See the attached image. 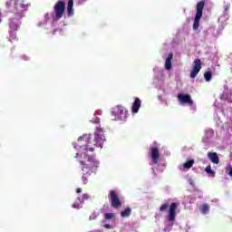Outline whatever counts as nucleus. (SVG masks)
I'll return each mask as SVG.
<instances>
[{
	"instance_id": "obj_12",
	"label": "nucleus",
	"mask_w": 232,
	"mask_h": 232,
	"mask_svg": "<svg viewBox=\"0 0 232 232\" xmlns=\"http://www.w3.org/2000/svg\"><path fill=\"white\" fill-rule=\"evenodd\" d=\"M151 160L153 164H159V159H160V154L159 153V149L156 147L150 148Z\"/></svg>"
},
{
	"instance_id": "obj_31",
	"label": "nucleus",
	"mask_w": 232,
	"mask_h": 232,
	"mask_svg": "<svg viewBox=\"0 0 232 232\" xmlns=\"http://www.w3.org/2000/svg\"><path fill=\"white\" fill-rule=\"evenodd\" d=\"M77 157H79V153H76V155H75V159H77Z\"/></svg>"
},
{
	"instance_id": "obj_3",
	"label": "nucleus",
	"mask_w": 232,
	"mask_h": 232,
	"mask_svg": "<svg viewBox=\"0 0 232 232\" xmlns=\"http://www.w3.org/2000/svg\"><path fill=\"white\" fill-rule=\"evenodd\" d=\"M178 208H179V205H177V203H171L170 205L169 203H163L160 208V211L161 212L168 211V208H169L168 220L169 222H171L170 224L171 227H173V222H175V218L177 217Z\"/></svg>"
},
{
	"instance_id": "obj_1",
	"label": "nucleus",
	"mask_w": 232,
	"mask_h": 232,
	"mask_svg": "<svg viewBox=\"0 0 232 232\" xmlns=\"http://www.w3.org/2000/svg\"><path fill=\"white\" fill-rule=\"evenodd\" d=\"M106 142L104 137V129L97 128L94 137L92 134H84L78 138V146L83 148L85 151H95V148L102 149V145Z\"/></svg>"
},
{
	"instance_id": "obj_9",
	"label": "nucleus",
	"mask_w": 232,
	"mask_h": 232,
	"mask_svg": "<svg viewBox=\"0 0 232 232\" xmlns=\"http://www.w3.org/2000/svg\"><path fill=\"white\" fill-rule=\"evenodd\" d=\"M110 200H111V208H114L115 209H119V208H122V203L121 202V199L119 198V196L117 195V191L111 190Z\"/></svg>"
},
{
	"instance_id": "obj_5",
	"label": "nucleus",
	"mask_w": 232,
	"mask_h": 232,
	"mask_svg": "<svg viewBox=\"0 0 232 232\" xmlns=\"http://www.w3.org/2000/svg\"><path fill=\"white\" fill-rule=\"evenodd\" d=\"M204 6H206V2L204 1H200L197 4V12L193 23V30H198V26H200V19H202V12L204 10Z\"/></svg>"
},
{
	"instance_id": "obj_16",
	"label": "nucleus",
	"mask_w": 232,
	"mask_h": 232,
	"mask_svg": "<svg viewBox=\"0 0 232 232\" xmlns=\"http://www.w3.org/2000/svg\"><path fill=\"white\" fill-rule=\"evenodd\" d=\"M199 211L203 215H208L209 213V204L205 203L199 207Z\"/></svg>"
},
{
	"instance_id": "obj_30",
	"label": "nucleus",
	"mask_w": 232,
	"mask_h": 232,
	"mask_svg": "<svg viewBox=\"0 0 232 232\" xmlns=\"http://www.w3.org/2000/svg\"><path fill=\"white\" fill-rule=\"evenodd\" d=\"M190 185L191 186H195V183H193V181L190 182Z\"/></svg>"
},
{
	"instance_id": "obj_6",
	"label": "nucleus",
	"mask_w": 232,
	"mask_h": 232,
	"mask_svg": "<svg viewBox=\"0 0 232 232\" xmlns=\"http://www.w3.org/2000/svg\"><path fill=\"white\" fill-rule=\"evenodd\" d=\"M66 9V4L64 1H58L53 6V19H62L64 15V10Z\"/></svg>"
},
{
	"instance_id": "obj_24",
	"label": "nucleus",
	"mask_w": 232,
	"mask_h": 232,
	"mask_svg": "<svg viewBox=\"0 0 232 232\" xmlns=\"http://www.w3.org/2000/svg\"><path fill=\"white\" fill-rule=\"evenodd\" d=\"M115 217V214L113 213H106L104 215V218H106V220H111V218H113Z\"/></svg>"
},
{
	"instance_id": "obj_8",
	"label": "nucleus",
	"mask_w": 232,
	"mask_h": 232,
	"mask_svg": "<svg viewBox=\"0 0 232 232\" xmlns=\"http://www.w3.org/2000/svg\"><path fill=\"white\" fill-rule=\"evenodd\" d=\"M111 113L115 116V119H119V121H126L128 119V111L119 105Z\"/></svg>"
},
{
	"instance_id": "obj_15",
	"label": "nucleus",
	"mask_w": 232,
	"mask_h": 232,
	"mask_svg": "<svg viewBox=\"0 0 232 232\" xmlns=\"http://www.w3.org/2000/svg\"><path fill=\"white\" fill-rule=\"evenodd\" d=\"M171 61H173V53H169L165 61V70H171Z\"/></svg>"
},
{
	"instance_id": "obj_17",
	"label": "nucleus",
	"mask_w": 232,
	"mask_h": 232,
	"mask_svg": "<svg viewBox=\"0 0 232 232\" xmlns=\"http://www.w3.org/2000/svg\"><path fill=\"white\" fill-rule=\"evenodd\" d=\"M67 14L68 15H73V0H68Z\"/></svg>"
},
{
	"instance_id": "obj_22",
	"label": "nucleus",
	"mask_w": 232,
	"mask_h": 232,
	"mask_svg": "<svg viewBox=\"0 0 232 232\" xmlns=\"http://www.w3.org/2000/svg\"><path fill=\"white\" fill-rule=\"evenodd\" d=\"M205 171L208 175H210V177H215V171L211 169V165L207 166Z\"/></svg>"
},
{
	"instance_id": "obj_26",
	"label": "nucleus",
	"mask_w": 232,
	"mask_h": 232,
	"mask_svg": "<svg viewBox=\"0 0 232 232\" xmlns=\"http://www.w3.org/2000/svg\"><path fill=\"white\" fill-rule=\"evenodd\" d=\"M72 208H74L75 209H79V208H80L79 203L72 204Z\"/></svg>"
},
{
	"instance_id": "obj_20",
	"label": "nucleus",
	"mask_w": 232,
	"mask_h": 232,
	"mask_svg": "<svg viewBox=\"0 0 232 232\" xmlns=\"http://www.w3.org/2000/svg\"><path fill=\"white\" fill-rule=\"evenodd\" d=\"M204 78L207 82H209V81L213 79V72H211V71L206 72L204 73Z\"/></svg>"
},
{
	"instance_id": "obj_7",
	"label": "nucleus",
	"mask_w": 232,
	"mask_h": 232,
	"mask_svg": "<svg viewBox=\"0 0 232 232\" xmlns=\"http://www.w3.org/2000/svg\"><path fill=\"white\" fill-rule=\"evenodd\" d=\"M21 19H23V13L16 14L14 17L9 21V30L17 31L21 26Z\"/></svg>"
},
{
	"instance_id": "obj_13",
	"label": "nucleus",
	"mask_w": 232,
	"mask_h": 232,
	"mask_svg": "<svg viewBox=\"0 0 232 232\" xmlns=\"http://www.w3.org/2000/svg\"><path fill=\"white\" fill-rule=\"evenodd\" d=\"M140 104H141L140 99L135 98V101L131 107L132 113H139V110L140 109Z\"/></svg>"
},
{
	"instance_id": "obj_32",
	"label": "nucleus",
	"mask_w": 232,
	"mask_h": 232,
	"mask_svg": "<svg viewBox=\"0 0 232 232\" xmlns=\"http://www.w3.org/2000/svg\"><path fill=\"white\" fill-rule=\"evenodd\" d=\"M14 49H15V47L11 48V52H13V50H14Z\"/></svg>"
},
{
	"instance_id": "obj_10",
	"label": "nucleus",
	"mask_w": 232,
	"mask_h": 232,
	"mask_svg": "<svg viewBox=\"0 0 232 232\" xmlns=\"http://www.w3.org/2000/svg\"><path fill=\"white\" fill-rule=\"evenodd\" d=\"M200 70H202V61H200V59L194 60V66L190 72V79H195V77L198 75Z\"/></svg>"
},
{
	"instance_id": "obj_19",
	"label": "nucleus",
	"mask_w": 232,
	"mask_h": 232,
	"mask_svg": "<svg viewBox=\"0 0 232 232\" xmlns=\"http://www.w3.org/2000/svg\"><path fill=\"white\" fill-rule=\"evenodd\" d=\"M194 164H195V160H190L183 164V168L185 169H190V168H193Z\"/></svg>"
},
{
	"instance_id": "obj_18",
	"label": "nucleus",
	"mask_w": 232,
	"mask_h": 232,
	"mask_svg": "<svg viewBox=\"0 0 232 232\" xmlns=\"http://www.w3.org/2000/svg\"><path fill=\"white\" fill-rule=\"evenodd\" d=\"M131 215V208H127L123 211L121 212V217L122 218H128Z\"/></svg>"
},
{
	"instance_id": "obj_27",
	"label": "nucleus",
	"mask_w": 232,
	"mask_h": 232,
	"mask_svg": "<svg viewBox=\"0 0 232 232\" xmlns=\"http://www.w3.org/2000/svg\"><path fill=\"white\" fill-rule=\"evenodd\" d=\"M103 227H105L106 229H111V226L110 224H105L103 225Z\"/></svg>"
},
{
	"instance_id": "obj_23",
	"label": "nucleus",
	"mask_w": 232,
	"mask_h": 232,
	"mask_svg": "<svg viewBox=\"0 0 232 232\" xmlns=\"http://www.w3.org/2000/svg\"><path fill=\"white\" fill-rule=\"evenodd\" d=\"M88 198H90V195L83 194L82 198H78V201L80 202V204H82L84 202V200H88Z\"/></svg>"
},
{
	"instance_id": "obj_2",
	"label": "nucleus",
	"mask_w": 232,
	"mask_h": 232,
	"mask_svg": "<svg viewBox=\"0 0 232 232\" xmlns=\"http://www.w3.org/2000/svg\"><path fill=\"white\" fill-rule=\"evenodd\" d=\"M79 163L82 166V180L83 184H88V180L92 174L97 173V168L101 162L95 159L94 155H88L87 153L83 154L82 160H79Z\"/></svg>"
},
{
	"instance_id": "obj_25",
	"label": "nucleus",
	"mask_w": 232,
	"mask_h": 232,
	"mask_svg": "<svg viewBox=\"0 0 232 232\" xmlns=\"http://www.w3.org/2000/svg\"><path fill=\"white\" fill-rule=\"evenodd\" d=\"M226 171L229 177H232V167L231 166L227 167Z\"/></svg>"
},
{
	"instance_id": "obj_29",
	"label": "nucleus",
	"mask_w": 232,
	"mask_h": 232,
	"mask_svg": "<svg viewBox=\"0 0 232 232\" xmlns=\"http://www.w3.org/2000/svg\"><path fill=\"white\" fill-rule=\"evenodd\" d=\"M76 193H82V188H78L76 189Z\"/></svg>"
},
{
	"instance_id": "obj_21",
	"label": "nucleus",
	"mask_w": 232,
	"mask_h": 232,
	"mask_svg": "<svg viewBox=\"0 0 232 232\" xmlns=\"http://www.w3.org/2000/svg\"><path fill=\"white\" fill-rule=\"evenodd\" d=\"M9 37L10 39H13V41H18L17 31L9 30Z\"/></svg>"
},
{
	"instance_id": "obj_14",
	"label": "nucleus",
	"mask_w": 232,
	"mask_h": 232,
	"mask_svg": "<svg viewBox=\"0 0 232 232\" xmlns=\"http://www.w3.org/2000/svg\"><path fill=\"white\" fill-rule=\"evenodd\" d=\"M208 157L213 164H218V162H220V159L218 158V154H217V152H208Z\"/></svg>"
},
{
	"instance_id": "obj_28",
	"label": "nucleus",
	"mask_w": 232,
	"mask_h": 232,
	"mask_svg": "<svg viewBox=\"0 0 232 232\" xmlns=\"http://www.w3.org/2000/svg\"><path fill=\"white\" fill-rule=\"evenodd\" d=\"M227 12H229V6L227 5L224 9V13L227 14Z\"/></svg>"
},
{
	"instance_id": "obj_11",
	"label": "nucleus",
	"mask_w": 232,
	"mask_h": 232,
	"mask_svg": "<svg viewBox=\"0 0 232 232\" xmlns=\"http://www.w3.org/2000/svg\"><path fill=\"white\" fill-rule=\"evenodd\" d=\"M178 101L180 102V104H188V106H193V99H191V95L189 94H178Z\"/></svg>"
},
{
	"instance_id": "obj_4",
	"label": "nucleus",
	"mask_w": 232,
	"mask_h": 232,
	"mask_svg": "<svg viewBox=\"0 0 232 232\" xmlns=\"http://www.w3.org/2000/svg\"><path fill=\"white\" fill-rule=\"evenodd\" d=\"M6 5L9 6L13 12L17 10L18 12H24L28 9V2L26 0H7Z\"/></svg>"
}]
</instances>
